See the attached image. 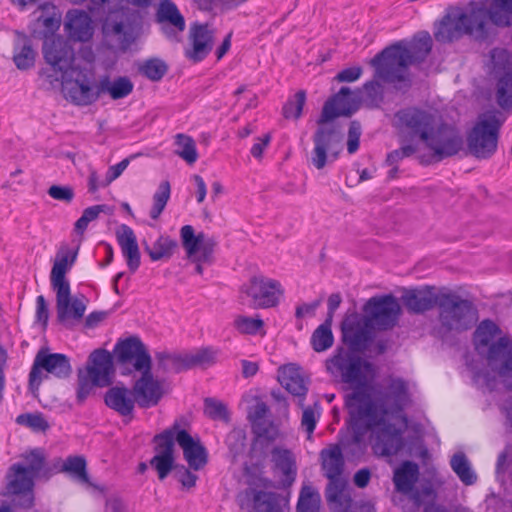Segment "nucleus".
Listing matches in <instances>:
<instances>
[{"label": "nucleus", "instance_id": "obj_54", "mask_svg": "<svg viewBox=\"0 0 512 512\" xmlns=\"http://www.w3.org/2000/svg\"><path fill=\"white\" fill-rule=\"evenodd\" d=\"M171 186L169 181H162L157 191L153 195V205L150 210V217L154 220L158 219L170 198Z\"/></svg>", "mask_w": 512, "mask_h": 512}, {"label": "nucleus", "instance_id": "obj_32", "mask_svg": "<svg viewBox=\"0 0 512 512\" xmlns=\"http://www.w3.org/2000/svg\"><path fill=\"white\" fill-rule=\"evenodd\" d=\"M65 31L74 41H89L94 32L91 17L83 10H71L66 14Z\"/></svg>", "mask_w": 512, "mask_h": 512}, {"label": "nucleus", "instance_id": "obj_23", "mask_svg": "<svg viewBox=\"0 0 512 512\" xmlns=\"http://www.w3.org/2000/svg\"><path fill=\"white\" fill-rule=\"evenodd\" d=\"M371 329L372 325L365 316L358 313L349 314L341 324L342 339L351 350L362 352L372 340Z\"/></svg>", "mask_w": 512, "mask_h": 512}, {"label": "nucleus", "instance_id": "obj_12", "mask_svg": "<svg viewBox=\"0 0 512 512\" xmlns=\"http://www.w3.org/2000/svg\"><path fill=\"white\" fill-rule=\"evenodd\" d=\"M113 354L116 362L124 367L123 375H130L133 371L152 370L149 350L138 336L118 340Z\"/></svg>", "mask_w": 512, "mask_h": 512}, {"label": "nucleus", "instance_id": "obj_35", "mask_svg": "<svg viewBox=\"0 0 512 512\" xmlns=\"http://www.w3.org/2000/svg\"><path fill=\"white\" fill-rule=\"evenodd\" d=\"M465 35L461 9L449 11L440 21L434 36L439 42L448 43Z\"/></svg>", "mask_w": 512, "mask_h": 512}, {"label": "nucleus", "instance_id": "obj_62", "mask_svg": "<svg viewBox=\"0 0 512 512\" xmlns=\"http://www.w3.org/2000/svg\"><path fill=\"white\" fill-rule=\"evenodd\" d=\"M418 143L406 142L401 143V147L388 153L386 164L389 166L396 165L402 159L407 158L418 152Z\"/></svg>", "mask_w": 512, "mask_h": 512}, {"label": "nucleus", "instance_id": "obj_10", "mask_svg": "<svg viewBox=\"0 0 512 512\" xmlns=\"http://www.w3.org/2000/svg\"><path fill=\"white\" fill-rule=\"evenodd\" d=\"M317 124L310 162L317 170H321L338 159L343 150V134L340 126L334 122Z\"/></svg>", "mask_w": 512, "mask_h": 512}, {"label": "nucleus", "instance_id": "obj_38", "mask_svg": "<svg viewBox=\"0 0 512 512\" xmlns=\"http://www.w3.org/2000/svg\"><path fill=\"white\" fill-rule=\"evenodd\" d=\"M105 404L121 416H129L133 413L135 398L133 391L126 387L115 386L110 388L104 397Z\"/></svg>", "mask_w": 512, "mask_h": 512}, {"label": "nucleus", "instance_id": "obj_3", "mask_svg": "<svg viewBox=\"0 0 512 512\" xmlns=\"http://www.w3.org/2000/svg\"><path fill=\"white\" fill-rule=\"evenodd\" d=\"M476 352L512 391V337L492 320H482L473 334Z\"/></svg>", "mask_w": 512, "mask_h": 512}, {"label": "nucleus", "instance_id": "obj_18", "mask_svg": "<svg viewBox=\"0 0 512 512\" xmlns=\"http://www.w3.org/2000/svg\"><path fill=\"white\" fill-rule=\"evenodd\" d=\"M411 402L409 386L402 378H390L384 394L377 402L373 400L381 422L388 415L398 416Z\"/></svg>", "mask_w": 512, "mask_h": 512}, {"label": "nucleus", "instance_id": "obj_16", "mask_svg": "<svg viewBox=\"0 0 512 512\" xmlns=\"http://www.w3.org/2000/svg\"><path fill=\"white\" fill-rule=\"evenodd\" d=\"M180 236L187 258L195 264L196 273L201 275L203 265H211L214 261L215 239L206 236L203 232L195 235L191 225H184L180 230Z\"/></svg>", "mask_w": 512, "mask_h": 512}, {"label": "nucleus", "instance_id": "obj_50", "mask_svg": "<svg viewBox=\"0 0 512 512\" xmlns=\"http://www.w3.org/2000/svg\"><path fill=\"white\" fill-rule=\"evenodd\" d=\"M156 358L159 362V366L165 371L178 373L189 369L187 354L182 356L178 354L159 352L156 354Z\"/></svg>", "mask_w": 512, "mask_h": 512}, {"label": "nucleus", "instance_id": "obj_64", "mask_svg": "<svg viewBox=\"0 0 512 512\" xmlns=\"http://www.w3.org/2000/svg\"><path fill=\"white\" fill-rule=\"evenodd\" d=\"M205 414L212 420H228L226 406L213 398H206L204 401Z\"/></svg>", "mask_w": 512, "mask_h": 512}, {"label": "nucleus", "instance_id": "obj_52", "mask_svg": "<svg viewBox=\"0 0 512 512\" xmlns=\"http://www.w3.org/2000/svg\"><path fill=\"white\" fill-rule=\"evenodd\" d=\"M62 470L81 483H89L86 460L82 456H69L63 463Z\"/></svg>", "mask_w": 512, "mask_h": 512}, {"label": "nucleus", "instance_id": "obj_13", "mask_svg": "<svg viewBox=\"0 0 512 512\" xmlns=\"http://www.w3.org/2000/svg\"><path fill=\"white\" fill-rule=\"evenodd\" d=\"M72 367L69 358L61 353H48L41 349L35 356L33 366L29 374V386L31 390L38 389L41 381L49 376L64 379L71 375Z\"/></svg>", "mask_w": 512, "mask_h": 512}, {"label": "nucleus", "instance_id": "obj_49", "mask_svg": "<svg viewBox=\"0 0 512 512\" xmlns=\"http://www.w3.org/2000/svg\"><path fill=\"white\" fill-rule=\"evenodd\" d=\"M321 497L312 486H303L298 503L297 512H320Z\"/></svg>", "mask_w": 512, "mask_h": 512}, {"label": "nucleus", "instance_id": "obj_5", "mask_svg": "<svg viewBox=\"0 0 512 512\" xmlns=\"http://www.w3.org/2000/svg\"><path fill=\"white\" fill-rule=\"evenodd\" d=\"M76 252L71 256L57 254L50 275L51 286L56 292L57 320L66 324L69 319L80 320L86 310L82 300L71 299L70 284L66 279V273L76 260Z\"/></svg>", "mask_w": 512, "mask_h": 512}, {"label": "nucleus", "instance_id": "obj_24", "mask_svg": "<svg viewBox=\"0 0 512 512\" xmlns=\"http://www.w3.org/2000/svg\"><path fill=\"white\" fill-rule=\"evenodd\" d=\"M372 432L374 435L372 448L379 456H394L404 446L402 430L393 424L386 423L385 418L381 424L374 427Z\"/></svg>", "mask_w": 512, "mask_h": 512}, {"label": "nucleus", "instance_id": "obj_61", "mask_svg": "<svg viewBox=\"0 0 512 512\" xmlns=\"http://www.w3.org/2000/svg\"><path fill=\"white\" fill-rule=\"evenodd\" d=\"M216 351L205 348L192 354H187L189 369L195 366L208 367L216 362Z\"/></svg>", "mask_w": 512, "mask_h": 512}, {"label": "nucleus", "instance_id": "obj_37", "mask_svg": "<svg viewBox=\"0 0 512 512\" xmlns=\"http://www.w3.org/2000/svg\"><path fill=\"white\" fill-rule=\"evenodd\" d=\"M271 461L274 469L281 472L284 486H291L296 479L297 465L294 454L281 447H274L271 451Z\"/></svg>", "mask_w": 512, "mask_h": 512}, {"label": "nucleus", "instance_id": "obj_26", "mask_svg": "<svg viewBox=\"0 0 512 512\" xmlns=\"http://www.w3.org/2000/svg\"><path fill=\"white\" fill-rule=\"evenodd\" d=\"M83 373L92 378L99 387L109 386L114 375L112 354L105 349L94 350L89 355Z\"/></svg>", "mask_w": 512, "mask_h": 512}, {"label": "nucleus", "instance_id": "obj_46", "mask_svg": "<svg viewBox=\"0 0 512 512\" xmlns=\"http://www.w3.org/2000/svg\"><path fill=\"white\" fill-rule=\"evenodd\" d=\"M331 326L332 322L325 320L312 333L311 346L315 352H324L333 346L334 336Z\"/></svg>", "mask_w": 512, "mask_h": 512}, {"label": "nucleus", "instance_id": "obj_57", "mask_svg": "<svg viewBox=\"0 0 512 512\" xmlns=\"http://www.w3.org/2000/svg\"><path fill=\"white\" fill-rule=\"evenodd\" d=\"M253 502L256 512H279L278 498L272 492H256Z\"/></svg>", "mask_w": 512, "mask_h": 512}, {"label": "nucleus", "instance_id": "obj_15", "mask_svg": "<svg viewBox=\"0 0 512 512\" xmlns=\"http://www.w3.org/2000/svg\"><path fill=\"white\" fill-rule=\"evenodd\" d=\"M363 312L373 329L385 331L396 326L401 306L397 298L391 294L374 296L365 303Z\"/></svg>", "mask_w": 512, "mask_h": 512}, {"label": "nucleus", "instance_id": "obj_11", "mask_svg": "<svg viewBox=\"0 0 512 512\" xmlns=\"http://www.w3.org/2000/svg\"><path fill=\"white\" fill-rule=\"evenodd\" d=\"M434 120L431 113L415 107H408L395 113L393 126L397 130L400 143H418L426 138Z\"/></svg>", "mask_w": 512, "mask_h": 512}, {"label": "nucleus", "instance_id": "obj_9", "mask_svg": "<svg viewBox=\"0 0 512 512\" xmlns=\"http://www.w3.org/2000/svg\"><path fill=\"white\" fill-rule=\"evenodd\" d=\"M140 27L139 12L121 6L108 13L102 24V31L106 37L114 39L122 50H126L138 38Z\"/></svg>", "mask_w": 512, "mask_h": 512}, {"label": "nucleus", "instance_id": "obj_53", "mask_svg": "<svg viewBox=\"0 0 512 512\" xmlns=\"http://www.w3.org/2000/svg\"><path fill=\"white\" fill-rule=\"evenodd\" d=\"M178 149L175 153L185 160L188 164H193L198 158L195 141L188 135L177 134L175 136Z\"/></svg>", "mask_w": 512, "mask_h": 512}, {"label": "nucleus", "instance_id": "obj_14", "mask_svg": "<svg viewBox=\"0 0 512 512\" xmlns=\"http://www.w3.org/2000/svg\"><path fill=\"white\" fill-rule=\"evenodd\" d=\"M422 143L432 151V157L438 162L456 155L463 146V139L455 127L446 123L436 125L434 121Z\"/></svg>", "mask_w": 512, "mask_h": 512}, {"label": "nucleus", "instance_id": "obj_63", "mask_svg": "<svg viewBox=\"0 0 512 512\" xmlns=\"http://www.w3.org/2000/svg\"><path fill=\"white\" fill-rule=\"evenodd\" d=\"M364 91V101L369 106H378L380 102L383 100V89L379 82L377 81H369L363 86Z\"/></svg>", "mask_w": 512, "mask_h": 512}, {"label": "nucleus", "instance_id": "obj_1", "mask_svg": "<svg viewBox=\"0 0 512 512\" xmlns=\"http://www.w3.org/2000/svg\"><path fill=\"white\" fill-rule=\"evenodd\" d=\"M431 49L432 38L428 32L419 33L409 43L397 42L386 47L370 61L375 68L374 78L397 88L410 86L409 66L423 62Z\"/></svg>", "mask_w": 512, "mask_h": 512}, {"label": "nucleus", "instance_id": "obj_43", "mask_svg": "<svg viewBox=\"0 0 512 512\" xmlns=\"http://www.w3.org/2000/svg\"><path fill=\"white\" fill-rule=\"evenodd\" d=\"M494 95L498 106L503 110L512 109V73H504L495 79Z\"/></svg>", "mask_w": 512, "mask_h": 512}, {"label": "nucleus", "instance_id": "obj_56", "mask_svg": "<svg viewBox=\"0 0 512 512\" xmlns=\"http://www.w3.org/2000/svg\"><path fill=\"white\" fill-rule=\"evenodd\" d=\"M140 73L151 81H159L168 71L167 64L158 58L146 60L140 67Z\"/></svg>", "mask_w": 512, "mask_h": 512}, {"label": "nucleus", "instance_id": "obj_30", "mask_svg": "<svg viewBox=\"0 0 512 512\" xmlns=\"http://www.w3.org/2000/svg\"><path fill=\"white\" fill-rule=\"evenodd\" d=\"M402 300L406 308L413 313H424L434 306L439 305L440 293L435 292V288L432 286H424L418 289L407 290Z\"/></svg>", "mask_w": 512, "mask_h": 512}, {"label": "nucleus", "instance_id": "obj_41", "mask_svg": "<svg viewBox=\"0 0 512 512\" xmlns=\"http://www.w3.org/2000/svg\"><path fill=\"white\" fill-rule=\"evenodd\" d=\"M36 52L32 42L27 36H19L14 44L13 61L20 70H27L34 66Z\"/></svg>", "mask_w": 512, "mask_h": 512}, {"label": "nucleus", "instance_id": "obj_29", "mask_svg": "<svg viewBox=\"0 0 512 512\" xmlns=\"http://www.w3.org/2000/svg\"><path fill=\"white\" fill-rule=\"evenodd\" d=\"M465 35L473 36L477 40H486L491 34V25L485 6L473 7L468 11L461 10Z\"/></svg>", "mask_w": 512, "mask_h": 512}, {"label": "nucleus", "instance_id": "obj_45", "mask_svg": "<svg viewBox=\"0 0 512 512\" xmlns=\"http://www.w3.org/2000/svg\"><path fill=\"white\" fill-rule=\"evenodd\" d=\"M24 471L33 478L38 477L46 467V456L42 449L35 448L21 455Z\"/></svg>", "mask_w": 512, "mask_h": 512}, {"label": "nucleus", "instance_id": "obj_28", "mask_svg": "<svg viewBox=\"0 0 512 512\" xmlns=\"http://www.w3.org/2000/svg\"><path fill=\"white\" fill-rule=\"evenodd\" d=\"M188 38L191 47L185 50V56L195 63L202 61L213 48V32L207 24L194 23Z\"/></svg>", "mask_w": 512, "mask_h": 512}, {"label": "nucleus", "instance_id": "obj_44", "mask_svg": "<svg viewBox=\"0 0 512 512\" xmlns=\"http://www.w3.org/2000/svg\"><path fill=\"white\" fill-rule=\"evenodd\" d=\"M450 466L465 485H472L476 482L477 476L472 470L471 464L463 452L455 453L451 457Z\"/></svg>", "mask_w": 512, "mask_h": 512}, {"label": "nucleus", "instance_id": "obj_31", "mask_svg": "<svg viewBox=\"0 0 512 512\" xmlns=\"http://www.w3.org/2000/svg\"><path fill=\"white\" fill-rule=\"evenodd\" d=\"M278 380L290 394L298 399V405L303 407L308 386L300 368L295 364L282 366L279 368Z\"/></svg>", "mask_w": 512, "mask_h": 512}, {"label": "nucleus", "instance_id": "obj_19", "mask_svg": "<svg viewBox=\"0 0 512 512\" xmlns=\"http://www.w3.org/2000/svg\"><path fill=\"white\" fill-rule=\"evenodd\" d=\"M43 56L47 64L56 72H60L62 79L72 76L76 72L73 66L75 54L73 48L62 37L45 40Z\"/></svg>", "mask_w": 512, "mask_h": 512}, {"label": "nucleus", "instance_id": "obj_55", "mask_svg": "<svg viewBox=\"0 0 512 512\" xmlns=\"http://www.w3.org/2000/svg\"><path fill=\"white\" fill-rule=\"evenodd\" d=\"M233 327L241 334L256 335L264 327V321L259 317L237 315L233 320Z\"/></svg>", "mask_w": 512, "mask_h": 512}, {"label": "nucleus", "instance_id": "obj_47", "mask_svg": "<svg viewBox=\"0 0 512 512\" xmlns=\"http://www.w3.org/2000/svg\"><path fill=\"white\" fill-rule=\"evenodd\" d=\"M177 247V242L169 236H160L150 247L145 245V251L148 253L152 261H159L162 259H169L174 249Z\"/></svg>", "mask_w": 512, "mask_h": 512}, {"label": "nucleus", "instance_id": "obj_27", "mask_svg": "<svg viewBox=\"0 0 512 512\" xmlns=\"http://www.w3.org/2000/svg\"><path fill=\"white\" fill-rule=\"evenodd\" d=\"M133 387V396L141 408H150L158 404L163 396L161 383L154 378L151 370L141 371Z\"/></svg>", "mask_w": 512, "mask_h": 512}, {"label": "nucleus", "instance_id": "obj_2", "mask_svg": "<svg viewBox=\"0 0 512 512\" xmlns=\"http://www.w3.org/2000/svg\"><path fill=\"white\" fill-rule=\"evenodd\" d=\"M175 442L183 450L184 459L189 468L198 471L208 461L206 448L200 440L194 439L180 424L175 421L172 426L153 437L155 455L150 459V466L157 472L159 480L163 481L172 471Z\"/></svg>", "mask_w": 512, "mask_h": 512}, {"label": "nucleus", "instance_id": "obj_60", "mask_svg": "<svg viewBox=\"0 0 512 512\" xmlns=\"http://www.w3.org/2000/svg\"><path fill=\"white\" fill-rule=\"evenodd\" d=\"M252 431L258 441L267 443L275 441L279 435L277 426L269 419L265 422L256 424L252 427Z\"/></svg>", "mask_w": 512, "mask_h": 512}, {"label": "nucleus", "instance_id": "obj_39", "mask_svg": "<svg viewBox=\"0 0 512 512\" xmlns=\"http://www.w3.org/2000/svg\"><path fill=\"white\" fill-rule=\"evenodd\" d=\"M320 459L324 476L327 479L343 477L345 462L339 445H330L321 450Z\"/></svg>", "mask_w": 512, "mask_h": 512}, {"label": "nucleus", "instance_id": "obj_40", "mask_svg": "<svg viewBox=\"0 0 512 512\" xmlns=\"http://www.w3.org/2000/svg\"><path fill=\"white\" fill-rule=\"evenodd\" d=\"M485 10L490 25L500 28L512 26V0H490Z\"/></svg>", "mask_w": 512, "mask_h": 512}, {"label": "nucleus", "instance_id": "obj_20", "mask_svg": "<svg viewBox=\"0 0 512 512\" xmlns=\"http://www.w3.org/2000/svg\"><path fill=\"white\" fill-rule=\"evenodd\" d=\"M34 478L24 471L21 463L13 464L8 474L7 492L14 496L12 504L16 508L30 509L34 505Z\"/></svg>", "mask_w": 512, "mask_h": 512}, {"label": "nucleus", "instance_id": "obj_25", "mask_svg": "<svg viewBox=\"0 0 512 512\" xmlns=\"http://www.w3.org/2000/svg\"><path fill=\"white\" fill-rule=\"evenodd\" d=\"M156 21L161 25L163 34L173 42L180 41V35L186 28V22L172 0H161L156 11Z\"/></svg>", "mask_w": 512, "mask_h": 512}, {"label": "nucleus", "instance_id": "obj_59", "mask_svg": "<svg viewBox=\"0 0 512 512\" xmlns=\"http://www.w3.org/2000/svg\"><path fill=\"white\" fill-rule=\"evenodd\" d=\"M16 422L31 428L35 432H44L49 428L48 422L40 413L20 414L17 416Z\"/></svg>", "mask_w": 512, "mask_h": 512}, {"label": "nucleus", "instance_id": "obj_33", "mask_svg": "<svg viewBox=\"0 0 512 512\" xmlns=\"http://www.w3.org/2000/svg\"><path fill=\"white\" fill-rule=\"evenodd\" d=\"M352 91L349 87H342L337 94L328 99L317 123L333 122L339 116H350L352 113L349 96Z\"/></svg>", "mask_w": 512, "mask_h": 512}, {"label": "nucleus", "instance_id": "obj_42", "mask_svg": "<svg viewBox=\"0 0 512 512\" xmlns=\"http://www.w3.org/2000/svg\"><path fill=\"white\" fill-rule=\"evenodd\" d=\"M133 88L134 84L126 76H120L114 80H110L107 76L100 79L101 94L107 93L113 100L127 97L132 93Z\"/></svg>", "mask_w": 512, "mask_h": 512}, {"label": "nucleus", "instance_id": "obj_21", "mask_svg": "<svg viewBox=\"0 0 512 512\" xmlns=\"http://www.w3.org/2000/svg\"><path fill=\"white\" fill-rule=\"evenodd\" d=\"M63 93L65 98L78 106H88L95 103L101 96L100 81L79 72L75 79H63Z\"/></svg>", "mask_w": 512, "mask_h": 512}, {"label": "nucleus", "instance_id": "obj_36", "mask_svg": "<svg viewBox=\"0 0 512 512\" xmlns=\"http://www.w3.org/2000/svg\"><path fill=\"white\" fill-rule=\"evenodd\" d=\"M325 498L337 512H347L351 507V496L348 491V481L345 477L328 479Z\"/></svg>", "mask_w": 512, "mask_h": 512}, {"label": "nucleus", "instance_id": "obj_4", "mask_svg": "<svg viewBox=\"0 0 512 512\" xmlns=\"http://www.w3.org/2000/svg\"><path fill=\"white\" fill-rule=\"evenodd\" d=\"M348 409V431L340 438L341 451L353 458L361 457L367 447L366 437L375 426L381 424L373 405V399L360 389L345 396Z\"/></svg>", "mask_w": 512, "mask_h": 512}, {"label": "nucleus", "instance_id": "obj_8", "mask_svg": "<svg viewBox=\"0 0 512 512\" xmlns=\"http://www.w3.org/2000/svg\"><path fill=\"white\" fill-rule=\"evenodd\" d=\"M504 121L505 117L498 110L479 114L467 136L470 154L478 159L490 158L497 150L499 131Z\"/></svg>", "mask_w": 512, "mask_h": 512}, {"label": "nucleus", "instance_id": "obj_34", "mask_svg": "<svg viewBox=\"0 0 512 512\" xmlns=\"http://www.w3.org/2000/svg\"><path fill=\"white\" fill-rule=\"evenodd\" d=\"M116 238L129 270L134 273L140 266V251L134 231L128 225L122 224L116 231Z\"/></svg>", "mask_w": 512, "mask_h": 512}, {"label": "nucleus", "instance_id": "obj_51", "mask_svg": "<svg viewBox=\"0 0 512 512\" xmlns=\"http://www.w3.org/2000/svg\"><path fill=\"white\" fill-rule=\"evenodd\" d=\"M492 73L497 79L504 73H512V58L505 49L495 48L491 51Z\"/></svg>", "mask_w": 512, "mask_h": 512}, {"label": "nucleus", "instance_id": "obj_48", "mask_svg": "<svg viewBox=\"0 0 512 512\" xmlns=\"http://www.w3.org/2000/svg\"><path fill=\"white\" fill-rule=\"evenodd\" d=\"M74 5H86L90 12L110 8L113 3H126L136 8H147L152 0H69Z\"/></svg>", "mask_w": 512, "mask_h": 512}, {"label": "nucleus", "instance_id": "obj_17", "mask_svg": "<svg viewBox=\"0 0 512 512\" xmlns=\"http://www.w3.org/2000/svg\"><path fill=\"white\" fill-rule=\"evenodd\" d=\"M240 292L250 298V306L254 309L275 307L283 295L279 281L263 276L252 277L241 287Z\"/></svg>", "mask_w": 512, "mask_h": 512}, {"label": "nucleus", "instance_id": "obj_58", "mask_svg": "<svg viewBox=\"0 0 512 512\" xmlns=\"http://www.w3.org/2000/svg\"><path fill=\"white\" fill-rule=\"evenodd\" d=\"M306 102L304 90L298 91L292 99H289L283 106V116L287 119H299Z\"/></svg>", "mask_w": 512, "mask_h": 512}, {"label": "nucleus", "instance_id": "obj_22", "mask_svg": "<svg viewBox=\"0 0 512 512\" xmlns=\"http://www.w3.org/2000/svg\"><path fill=\"white\" fill-rule=\"evenodd\" d=\"M418 478L419 467L412 461L403 462L395 469L393 475L395 489L404 495H408L417 509L423 504V497L429 496L432 492L429 487L414 488Z\"/></svg>", "mask_w": 512, "mask_h": 512}, {"label": "nucleus", "instance_id": "obj_6", "mask_svg": "<svg viewBox=\"0 0 512 512\" xmlns=\"http://www.w3.org/2000/svg\"><path fill=\"white\" fill-rule=\"evenodd\" d=\"M355 352L345 347H337L333 355L325 361L326 370L331 376L353 386L349 394L363 389L373 399L372 386L368 384L366 375L371 365Z\"/></svg>", "mask_w": 512, "mask_h": 512}, {"label": "nucleus", "instance_id": "obj_7", "mask_svg": "<svg viewBox=\"0 0 512 512\" xmlns=\"http://www.w3.org/2000/svg\"><path fill=\"white\" fill-rule=\"evenodd\" d=\"M439 330L460 334L470 330L478 321V311L472 301L454 292H441L438 305Z\"/></svg>", "mask_w": 512, "mask_h": 512}]
</instances>
